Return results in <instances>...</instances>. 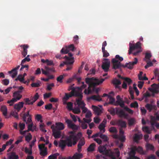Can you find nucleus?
<instances>
[{"label": "nucleus", "instance_id": "obj_1", "mask_svg": "<svg viewBox=\"0 0 159 159\" xmlns=\"http://www.w3.org/2000/svg\"><path fill=\"white\" fill-rule=\"evenodd\" d=\"M105 80L104 79L100 80L95 78H86L85 79V81L88 84L89 87L87 89H85L84 93L85 94L88 95L92 93L93 92H95L97 93L100 90L98 88H97L95 87L102 84Z\"/></svg>", "mask_w": 159, "mask_h": 159}, {"label": "nucleus", "instance_id": "obj_2", "mask_svg": "<svg viewBox=\"0 0 159 159\" xmlns=\"http://www.w3.org/2000/svg\"><path fill=\"white\" fill-rule=\"evenodd\" d=\"M123 60V58L122 57L118 55H116L115 58H113L111 60L113 68L116 69L120 68L121 67H127L129 69H132L133 68L134 66L138 62V59L136 58H135L134 61L127 63L125 65H124L121 64L120 62V61H122Z\"/></svg>", "mask_w": 159, "mask_h": 159}, {"label": "nucleus", "instance_id": "obj_3", "mask_svg": "<svg viewBox=\"0 0 159 159\" xmlns=\"http://www.w3.org/2000/svg\"><path fill=\"white\" fill-rule=\"evenodd\" d=\"M69 133L71 134L67 137L65 139L61 140L59 144V147L62 149H63L66 146L71 147L73 145H75L77 142L78 139L76 136L74 134L73 131H70Z\"/></svg>", "mask_w": 159, "mask_h": 159}, {"label": "nucleus", "instance_id": "obj_4", "mask_svg": "<svg viewBox=\"0 0 159 159\" xmlns=\"http://www.w3.org/2000/svg\"><path fill=\"white\" fill-rule=\"evenodd\" d=\"M98 150L100 153L108 155L112 159H116V157H118L120 155L118 148H116L112 151L107 150L106 145L100 146L98 147Z\"/></svg>", "mask_w": 159, "mask_h": 159}, {"label": "nucleus", "instance_id": "obj_5", "mask_svg": "<svg viewBox=\"0 0 159 159\" xmlns=\"http://www.w3.org/2000/svg\"><path fill=\"white\" fill-rule=\"evenodd\" d=\"M108 111L112 116H114L116 114L120 118L124 117L126 119L128 116V114L125 113L123 109L117 107L115 109L111 107L108 110Z\"/></svg>", "mask_w": 159, "mask_h": 159}, {"label": "nucleus", "instance_id": "obj_6", "mask_svg": "<svg viewBox=\"0 0 159 159\" xmlns=\"http://www.w3.org/2000/svg\"><path fill=\"white\" fill-rule=\"evenodd\" d=\"M136 151L138 152L141 154H144L143 148L139 146H134L131 148L130 151L129 153V157L127 159H140L138 157L135 156Z\"/></svg>", "mask_w": 159, "mask_h": 159}, {"label": "nucleus", "instance_id": "obj_7", "mask_svg": "<svg viewBox=\"0 0 159 159\" xmlns=\"http://www.w3.org/2000/svg\"><path fill=\"white\" fill-rule=\"evenodd\" d=\"M129 47V54H131L133 51L136 49H138V50L133 53L134 56L137 55L139 53L142 51L141 47V43L139 41L138 42L135 44H133L130 43Z\"/></svg>", "mask_w": 159, "mask_h": 159}, {"label": "nucleus", "instance_id": "obj_8", "mask_svg": "<svg viewBox=\"0 0 159 159\" xmlns=\"http://www.w3.org/2000/svg\"><path fill=\"white\" fill-rule=\"evenodd\" d=\"M45 69H42L41 70L43 74L48 76V79L49 80V79H52L54 78V76L52 75H49L51 72H55V70L53 67H49L45 66Z\"/></svg>", "mask_w": 159, "mask_h": 159}, {"label": "nucleus", "instance_id": "obj_9", "mask_svg": "<svg viewBox=\"0 0 159 159\" xmlns=\"http://www.w3.org/2000/svg\"><path fill=\"white\" fill-rule=\"evenodd\" d=\"M78 91L75 90V88H73L72 89V91L71 92H73V96H75L79 97V98L76 99V102L77 104H79L80 103L82 102V99L83 97L82 95V91Z\"/></svg>", "mask_w": 159, "mask_h": 159}, {"label": "nucleus", "instance_id": "obj_10", "mask_svg": "<svg viewBox=\"0 0 159 159\" xmlns=\"http://www.w3.org/2000/svg\"><path fill=\"white\" fill-rule=\"evenodd\" d=\"M102 67L105 72H107L110 66V61L108 59L104 58L103 59Z\"/></svg>", "mask_w": 159, "mask_h": 159}, {"label": "nucleus", "instance_id": "obj_11", "mask_svg": "<svg viewBox=\"0 0 159 159\" xmlns=\"http://www.w3.org/2000/svg\"><path fill=\"white\" fill-rule=\"evenodd\" d=\"M21 114V116L22 118L23 121L26 122V124L32 122V120L31 116L30 115V110L27 111L26 113H24L22 114Z\"/></svg>", "mask_w": 159, "mask_h": 159}, {"label": "nucleus", "instance_id": "obj_12", "mask_svg": "<svg viewBox=\"0 0 159 159\" xmlns=\"http://www.w3.org/2000/svg\"><path fill=\"white\" fill-rule=\"evenodd\" d=\"M64 58L66 59V61L60 64V67L63 66L65 64L72 65L74 62V57H69L66 56Z\"/></svg>", "mask_w": 159, "mask_h": 159}, {"label": "nucleus", "instance_id": "obj_13", "mask_svg": "<svg viewBox=\"0 0 159 159\" xmlns=\"http://www.w3.org/2000/svg\"><path fill=\"white\" fill-rule=\"evenodd\" d=\"M74 49V46L72 44H70L68 46H66L65 48H63L61 49L60 52L62 54L67 53L70 50L73 51Z\"/></svg>", "mask_w": 159, "mask_h": 159}, {"label": "nucleus", "instance_id": "obj_14", "mask_svg": "<svg viewBox=\"0 0 159 159\" xmlns=\"http://www.w3.org/2000/svg\"><path fill=\"white\" fill-rule=\"evenodd\" d=\"M151 88H149V90L152 93V96H154L155 93H157L159 92L158 87H159V83L158 86L155 84H153L151 85Z\"/></svg>", "mask_w": 159, "mask_h": 159}, {"label": "nucleus", "instance_id": "obj_15", "mask_svg": "<svg viewBox=\"0 0 159 159\" xmlns=\"http://www.w3.org/2000/svg\"><path fill=\"white\" fill-rule=\"evenodd\" d=\"M51 129L52 131V135L55 139H58L61 137V132L59 130H57L56 129H54L53 126H51Z\"/></svg>", "mask_w": 159, "mask_h": 159}, {"label": "nucleus", "instance_id": "obj_16", "mask_svg": "<svg viewBox=\"0 0 159 159\" xmlns=\"http://www.w3.org/2000/svg\"><path fill=\"white\" fill-rule=\"evenodd\" d=\"M66 122L67 124L68 127L74 130H77L78 127L75 124L72 123V121L67 119H65Z\"/></svg>", "mask_w": 159, "mask_h": 159}, {"label": "nucleus", "instance_id": "obj_17", "mask_svg": "<svg viewBox=\"0 0 159 159\" xmlns=\"http://www.w3.org/2000/svg\"><path fill=\"white\" fill-rule=\"evenodd\" d=\"M76 79L77 80L78 83L80 84L81 83L82 85L80 87H78L77 88V89L80 91H82V90L86 88L87 87L86 84H84V82H81V77L77 78Z\"/></svg>", "mask_w": 159, "mask_h": 159}, {"label": "nucleus", "instance_id": "obj_18", "mask_svg": "<svg viewBox=\"0 0 159 159\" xmlns=\"http://www.w3.org/2000/svg\"><path fill=\"white\" fill-rule=\"evenodd\" d=\"M45 144H39V148L40 151V154L42 156H45L47 155V152L46 148H45Z\"/></svg>", "mask_w": 159, "mask_h": 159}, {"label": "nucleus", "instance_id": "obj_19", "mask_svg": "<svg viewBox=\"0 0 159 159\" xmlns=\"http://www.w3.org/2000/svg\"><path fill=\"white\" fill-rule=\"evenodd\" d=\"M145 107L149 112H151L152 110L156 111L157 110L156 106L155 105H152L149 103H147L145 106Z\"/></svg>", "mask_w": 159, "mask_h": 159}, {"label": "nucleus", "instance_id": "obj_20", "mask_svg": "<svg viewBox=\"0 0 159 159\" xmlns=\"http://www.w3.org/2000/svg\"><path fill=\"white\" fill-rule=\"evenodd\" d=\"M20 47L23 49V51L21 52V54L23 56V57H25L27 54V49L29 48V46L27 44H24L20 45Z\"/></svg>", "mask_w": 159, "mask_h": 159}, {"label": "nucleus", "instance_id": "obj_21", "mask_svg": "<svg viewBox=\"0 0 159 159\" xmlns=\"http://www.w3.org/2000/svg\"><path fill=\"white\" fill-rule=\"evenodd\" d=\"M116 124L118 126L120 127V128H123L126 127V122L121 120H116Z\"/></svg>", "mask_w": 159, "mask_h": 159}, {"label": "nucleus", "instance_id": "obj_22", "mask_svg": "<svg viewBox=\"0 0 159 159\" xmlns=\"http://www.w3.org/2000/svg\"><path fill=\"white\" fill-rule=\"evenodd\" d=\"M20 67V66H18L16 67L13 69L11 71H8V73L10 74H12L11 76L12 78L15 77L17 74V70Z\"/></svg>", "mask_w": 159, "mask_h": 159}, {"label": "nucleus", "instance_id": "obj_23", "mask_svg": "<svg viewBox=\"0 0 159 159\" xmlns=\"http://www.w3.org/2000/svg\"><path fill=\"white\" fill-rule=\"evenodd\" d=\"M20 91H16L13 93V98H15L16 100V101L19 100L22 97V96L20 94Z\"/></svg>", "mask_w": 159, "mask_h": 159}, {"label": "nucleus", "instance_id": "obj_24", "mask_svg": "<svg viewBox=\"0 0 159 159\" xmlns=\"http://www.w3.org/2000/svg\"><path fill=\"white\" fill-rule=\"evenodd\" d=\"M24 104V103L23 102H20L14 105V108L18 112L23 107Z\"/></svg>", "mask_w": 159, "mask_h": 159}, {"label": "nucleus", "instance_id": "obj_25", "mask_svg": "<svg viewBox=\"0 0 159 159\" xmlns=\"http://www.w3.org/2000/svg\"><path fill=\"white\" fill-rule=\"evenodd\" d=\"M157 120H159V114L156 117L153 116H151L150 122L151 124L153 126L155 124V122Z\"/></svg>", "mask_w": 159, "mask_h": 159}, {"label": "nucleus", "instance_id": "obj_26", "mask_svg": "<svg viewBox=\"0 0 159 159\" xmlns=\"http://www.w3.org/2000/svg\"><path fill=\"white\" fill-rule=\"evenodd\" d=\"M79 106L80 108L82 110V112L83 113H85L87 112V108L85 107V104L84 103L82 102L79 103V104H77Z\"/></svg>", "mask_w": 159, "mask_h": 159}, {"label": "nucleus", "instance_id": "obj_27", "mask_svg": "<svg viewBox=\"0 0 159 159\" xmlns=\"http://www.w3.org/2000/svg\"><path fill=\"white\" fill-rule=\"evenodd\" d=\"M8 159H19V156L14 152H11L8 154Z\"/></svg>", "mask_w": 159, "mask_h": 159}, {"label": "nucleus", "instance_id": "obj_28", "mask_svg": "<svg viewBox=\"0 0 159 159\" xmlns=\"http://www.w3.org/2000/svg\"><path fill=\"white\" fill-rule=\"evenodd\" d=\"M56 126L54 129H56L57 130H63L64 129V124L61 122H57L56 123Z\"/></svg>", "mask_w": 159, "mask_h": 159}, {"label": "nucleus", "instance_id": "obj_29", "mask_svg": "<svg viewBox=\"0 0 159 159\" xmlns=\"http://www.w3.org/2000/svg\"><path fill=\"white\" fill-rule=\"evenodd\" d=\"M83 157V155L81 153H76L74 154L73 156L71 157H68V159H80L81 158Z\"/></svg>", "mask_w": 159, "mask_h": 159}, {"label": "nucleus", "instance_id": "obj_30", "mask_svg": "<svg viewBox=\"0 0 159 159\" xmlns=\"http://www.w3.org/2000/svg\"><path fill=\"white\" fill-rule=\"evenodd\" d=\"M92 108L96 114L99 115L100 114L101 110L100 108L94 105H92Z\"/></svg>", "mask_w": 159, "mask_h": 159}, {"label": "nucleus", "instance_id": "obj_31", "mask_svg": "<svg viewBox=\"0 0 159 159\" xmlns=\"http://www.w3.org/2000/svg\"><path fill=\"white\" fill-rule=\"evenodd\" d=\"M114 105L115 106L119 105L122 108H124V107H125L124 102L122 99L120 100H116Z\"/></svg>", "mask_w": 159, "mask_h": 159}, {"label": "nucleus", "instance_id": "obj_32", "mask_svg": "<svg viewBox=\"0 0 159 159\" xmlns=\"http://www.w3.org/2000/svg\"><path fill=\"white\" fill-rule=\"evenodd\" d=\"M73 92H71V91L70 92V94H69L67 93H65V95L63 98V100L64 101H66L70 98L73 96Z\"/></svg>", "mask_w": 159, "mask_h": 159}, {"label": "nucleus", "instance_id": "obj_33", "mask_svg": "<svg viewBox=\"0 0 159 159\" xmlns=\"http://www.w3.org/2000/svg\"><path fill=\"white\" fill-rule=\"evenodd\" d=\"M89 99H92L93 100L100 101L102 100L101 98L99 95H94L91 96L89 98Z\"/></svg>", "mask_w": 159, "mask_h": 159}, {"label": "nucleus", "instance_id": "obj_34", "mask_svg": "<svg viewBox=\"0 0 159 159\" xmlns=\"http://www.w3.org/2000/svg\"><path fill=\"white\" fill-rule=\"evenodd\" d=\"M1 111L2 112L3 114L5 116H7V109L5 106H3L1 107Z\"/></svg>", "mask_w": 159, "mask_h": 159}, {"label": "nucleus", "instance_id": "obj_35", "mask_svg": "<svg viewBox=\"0 0 159 159\" xmlns=\"http://www.w3.org/2000/svg\"><path fill=\"white\" fill-rule=\"evenodd\" d=\"M105 125L104 124H103V123H101L98 126V128L100 129V132L102 133L105 132Z\"/></svg>", "mask_w": 159, "mask_h": 159}, {"label": "nucleus", "instance_id": "obj_36", "mask_svg": "<svg viewBox=\"0 0 159 159\" xmlns=\"http://www.w3.org/2000/svg\"><path fill=\"white\" fill-rule=\"evenodd\" d=\"M142 137V134H135L134 138V140L135 142H138V141L140 140Z\"/></svg>", "mask_w": 159, "mask_h": 159}, {"label": "nucleus", "instance_id": "obj_37", "mask_svg": "<svg viewBox=\"0 0 159 159\" xmlns=\"http://www.w3.org/2000/svg\"><path fill=\"white\" fill-rule=\"evenodd\" d=\"M95 145L94 143L91 144L87 148L88 152H91L94 151Z\"/></svg>", "mask_w": 159, "mask_h": 159}, {"label": "nucleus", "instance_id": "obj_38", "mask_svg": "<svg viewBox=\"0 0 159 159\" xmlns=\"http://www.w3.org/2000/svg\"><path fill=\"white\" fill-rule=\"evenodd\" d=\"M135 120L134 118H130L128 120V125L129 126H131L135 124Z\"/></svg>", "mask_w": 159, "mask_h": 159}, {"label": "nucleus", "instance_id": "obj_39", "mask_svg": "<svg viewBox=\"0 0 159 159\" xmlns=\"http://www.w3.org/2000/svg\"><path fill=\"white\" fill-rule=\"evenodd\" d=\"M41 84V82L40 81L38 80L37 82L32 83L31 84V85L32 87H38L40 86Z\"/></svg>", "mask_w": 159, "mask_h": 159}, {"label": "nucleus", "instance_id": "obj_40", "mask_svg": "<svg viewBox=\"0 0 159 159\" xmlns=\"http://www.w3.org/2000/svg\"><path fill=\"white\" fill-rule=\"evenodd\" d=\"M80 108V107L78 106V107H75L74 109H73L72 111L75 114H79L81 112Z\"/></svg>", "mask_w": 159, "mask_h": 159}, {"label": "nucleus", "instance_id": "obj_41", "mask_svg": "<svg viewBox=\"0 0 159 159\" xmlns=\"http://www.w3.org/2000/svg\"><path fill=\"white\" fill-rule=\"evenodd\" d=\"M24 101L26 105H33V103L32 101H31L29 98H25L24 99Z\"/></svg>", "mask_w": 159, "mask_h": 159}, {"label": "nucleus", "instance_id": "obj_42", "mask_svg": "<svg viewBox=\"0 0 159 159\" xmlns=\"http://www.w3.org/2000/svg\"><path fill=\"white\" fill-rule=\"evenodd\" d=\"M24 79L25 78H24V77H22V75H18L17 78L15 79V80L16 81L19 80L20 82H22L24 80Z\"/></svg>", "mask_w": 159, "mask_h": 159}, {"label": "nucleus", "instance_id": "obj_43", "mask_svg": "<svg viewBox=\"0 0 159 159\" xmlns=\"http://www.w3.org/2000/svg\"><path fill=\"white\" fill-rule=\"evenodd\" d=\"M145 61L147 63V65L145 66V69H147L149 67L152 66L153 64L151 61H148V60H145Z\"/></svg>", "mask_w": 159, "mask_h": 159}, {"label": "nucleus", "instance_id": "obj_44", "mask_svg": "<svg viewBox=\"0 0 159 159\" xmlns=\"http://www.w3.org/2000/svg\"><path fill=\"white\" fill-rule=\"evenodd\" d=\"M112 84L115 85H120L121 84V82L120 81L116 79H114L112 80Z\"/></svg>", "mask_w": 159, "mask_h": 159}, {"label": "nucleus", "instance_id": "obj_45", "mask_svg": "<svg viewBox=\"0 0 159 159\" xmlns=\"http://www.w3.org/2000/svg\"><path fill=\"white\" fill-rule=\"evenodd\" d=\"M99 137L103 139V141L104 142H107L108 140V138L107 136L104 134H100L99 135Z\"/></svg>", "mask_w": 159, "mask_h": 159}, {"label": "nucleus", "instance_id": "obj_46", "mask_svg": "<svg viewBox=\"0 0 159 159\" xmlns=\"http://www.w3.org/2000/svg\"><path fill=\"white\" fill-rule=\"evenodd\" d=\"M108 98L109 99V103L111 104H115V99L111 97V96H108Z\"/></svg>", "mask_w": 159, "mask_h": 159}, {"label": "nucleus", "instance_id": "obj_47", "mask_svg": "<svg viewBox=\"0 0 159 159\" xmlns=\"http://www.w3.org/2000/svg\"><path fill=\"white\" fill-rule=\"evenodd\" d=\"M143 131L147 134H150L151 131L148 126L143 127L142 128Z\"/></svg>", "mask_w": 159, "mask_h": 159}, {"label": "nucleus", "instance_id": "obj_48", "mask_svg": "<svg viewBox=\"0 0 159 159\" xmlns=\"http://www.w3.org/2000/svg\"><path fill=\"white\" fill-rule=\"evenodd\" d=\"M109 131L111 133H116L117 131L116 128L114 127H111L109 129Z\"/></svg>", "mask_w": 159, "mask_h": 159}, {"label": "nucleus", "instance_id": "obj_49", "mask_svg": "<svg viewBox=\"0 0 159 159\" xmlns=\"http://www.w3.org/2000/svg\"><path fill=\"white\" fill-rule=\"evenodd\" d=\"M102 52L103 54V57H107L109 56V53L107 50H106L105 49H104V50H102Z\"/></svg>", "mask_w": 159, "mask_h": 159}, {"label": "nucleus", "instance_id": "obj_50", "mask_svg": "<svg viewBox=\"0 0 159 159\" xmlns=\"http://www.w3.org/2000/svg\"><path fill=\"white\" fill-rule=\"evenodd\" d=\"M67 107L69 110H72L73 103L71 102H69L67 104Z\"/></svg>", "mask_w": 159, "mask_h": 159}, {"label": "nucleus", "instance_id": "obj_51", "mask_svg": "<svg viewBox=\"0 0 159 159\" xmlns=\"http://www.w3.org/2000/svg\"><path fill=\"white\" fill-rule=\"evenodd\" d=\"M152 57V55L150 53H146L145 55V58L144 59V60H149L150 58Z\"/></svg>", "mask_w": 159, "mask_h": 159}, {"label": "nucleus", "instance_id": "obj_52", "mask_svg": "<svg viewBox=\"0 0 159 159\" xmlns=\"http://www.w3.org/2000/svg\"><path fill=\"white\" fill-rule=\"evenodd\" d=\"M16 102V100L15 98H12L11 100H8L7 102V103L10 104V106H12L15 102Z\"/></svg>", "mask_w": 159, "mask_h": 159}, {"label": "nucleus", "instance_id": "obj_53", "mask_svg": "<svg viewBox=\"0 0 159 159\" xmlns=\"http://www.w3.org/2000/svg\"><path fill=\"white\" fill-rule=\"evenodd\" d=\"M59 155V154L57 153L54 154L53 155L49 156L48 157V158L49 159H57V155Z\"/></svg>", "mask_w": 159, "mask_h": 159}, {"label": "nucleus", "instance_id": "obj_54", "mask_svg": "<svg viewBox=\"0 0 159 159\" xmlns=\"http://www.w3.org/2000/svg\"><path fill=\"white\" fill-rule=\"evenodd\" d=\"M85 143V140L84 139H80L79 143L78 145H79L80 146H83Z\"/></svg>", "mask_w": 159, "mask_h": 159}, {"label": "nucleus", "instance_id": "obj_55", "mask_svg": "<svg viewBox=\"0 0 159 159\" xmlns=\"http://www.w3.org/2000/svg\"><path fill=\"white\" fill-rule=\"evenodd\" d=\"M32 136L30 134H29L28 135L25 136V139L26 141L29 142L32 139Z\"/></svg>", "mask_w": 159, "mask_h": 159}, {"label": "nucleus", "instance_id": "obj_56", "mask_svg": "<svg viewBox=\"0 0 159 159\" xmlns=\"http://www.w3.org/2000/svg\"><path fill=\"white\" fill-rule=\"evenodd\" d=\"M124 80H125V82H127L128 85H130L132 83V80L130 78L125 77Z\"/></svg>", "mask_w": 159, "mask_h": 159}, {"label": "nucleus", "instance_id": "obj_57", "mask_svg": "<svg viewBox=\"0 0 159 159\" xmlns=\"http://www.w3.org/2000/svg\"><path fill=\"white\" fill-rule=\"evenodd\" d=\"M130 107H138V104L137 102L136 101H135L134 102L130 104Z\"/></svg>", "mask_w": 159, "mask_h": 159}, {"label": "nucleus", "instance_id": "obj_58", "mask_svg": "<svg viewBox=\"0 0 159 159\" xmlns=\"http://www.w3.org/2000/svg\"><path fill=\"white\" fill-rule=\"evenodd\" d=\"M63 78V75H60L57 78V80L58 82L61 83L62 82V80Z\"/></svg>", "mask_w": 159, "mask_h": 159}, {"label": "nucleus", "instance_id": "obj_59", "mask_svg": "<svg viewBox=\"0 0 159 159\" xmlns=\"http://www.w3.org/2000/svg\"><path fill=\"white\" fill-rule=\"evenodd\" d=\"M44 125L43 124H41L40 125V129L44 133H45L47 132L46 130L44 128Z\"/></svg>", "mask_w": 159, "mask_h": 159}, {"label": "nucleus", "instance_id": "obj_60", "mask_svg": "<svg viewBox=\"0 0 159 159\" xmlns=\"http://www.w3.org/2000/svg\"><path fill=\"white\" fill-rule=\"evenodd\" d=\"M124 109L126 111H128L129 113L130 114H133V111L132 110L129 109L127 107H124Z\"/></svg>", "mask_w": 159, "mask_h": 159}, {"label": "nucleus", "instance_id": "obj_61", "mask_svg": "<svg viewBox=\"0 0 159 159\" xmlns=\"http://www.w3.org/2000/svg\"><path fill=\"white\" fill-rule=\"evenodd\" d=\"M73 41L75 43L77 44L79 43V37L78 35H76L74 37Z\"/></svg>", "mask_w": 159, "mask_h": 159}, {"label": "nucleus", "instance_id": "obj_62", "mask_svg": "<svg viewBox=\"0 0 159 159\" xmlns=\"http://www.w3.org/2000/svg\"><path fill=\"white\" fill-rule=\"evenodd\" d=\"M146 147L148 149L153 150L154 148L153 146L150 144H148L146 145Z\"/></svg>", "mask_w": 159, "mask_h": 159}, {"label": "nucleus", "instance_id": "obj_63", "mask_svg": "<svg viewBox=\"0 0 159 159\" xmlns=\"http://www.w3.org/2000/svg\"><path fill=\"white\" fill-rule=\"evenodd\" d=\"M11 115L14 116L15 118L18 119V116L17 114V113L15 111H13L11 112Z\"/></svg>", "mask_w": 159, "mask_h": 159}, {"label": "nucleus", "instance_id": "obj_64", "mask_svg": "<svg viewBox=\"0 0 159 159\" xmlns=\"http://www.w3.org/2000/svg\"><path fill=\"white\" fill-rule=\"evenodd\" d=\"M9 81L8 79H5L2 80V83L5 85H7L9 83Z\"/></svg>", "mask_w": 159, "mask_h": 159}]
</instances>
